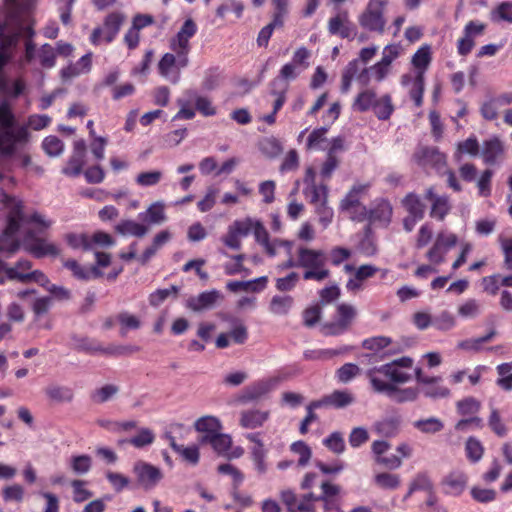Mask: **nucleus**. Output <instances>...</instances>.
<instances>
[{
	"label": "nucleus",
	"mask_w": 512,
	"mask_h": 512,
	"mask_svg": "<svg viewBox=\"0 0 512 512\" xmlns=\"http://www.w3.org/2000/svg\"><path fill=\"white\" fill-rule=\"evenodd\" d=\"M197 31L198 27L194 20L186 19L180 30L169 39L170 52L165 53L158 62L159 74L173 84L179 82L181 70L189 65L190 40Z\"/></svg>",
	"instance_id": "obj_1"
},
{
	"label": "nucleus",
	"mask_w": 512,
	"mask_h": 512,
	"mask_svg": "<svg viewBox=\"0 0 512 512\" xmlns=\"http://www.w3.org/2000/svg\"><path fill=\"white\" fill-rule=\"evenodd\" d=\"M0 203L7 209L5 233L16 235L21 224L32 225L36 228L35 233H42L53 225L51 219L36 210L29 214L24 213V203L20 198L1 192Z\"/></svg>",
	"instance_id": "obj_2"
},
{
	"label": "nucleus",
	"mask_w": 512,
	"mask_h": 512,
	"mask_svg": "<svg viewBox=\"0 0 512 512\" xmlns=\"http://www.w3.org/2000/svg\"><path fill=\"white\" fill-rule=\"evenodd\" d=\"M327 257L326 253L320 249H311L300 246L297 249V256L289 258L279 265L281 269L302 268L303 279L322 282L330 277V270L326 266Z\"/></svg>",
	"instance_id": "obj_3"
},
{
	"label": "nucleus",
	"mask_w": 512,
	"mask_h": 512,
	"mask_svg": "<svg viewBox=\"0 0 512 512\" xmlns=\"http://www.w3.org/2000/svg\"><path fill=\"white\" fill-rule=\"evenodd\" d=\"M16 118L7 101L0 103V160L16 155L17 145L26 144L31 133L25 127L15 126Z\"/></svg>",
	"instance_id": "obj_4"
},
{
	"label": "nucleus",
	"mask_w": 512,
	"mask_h": 512,
	"mask_svg": "<svg viewBox=\"0 0 512 512\" xmlns=\"http://www.w3.org/2000/svg\"><path fill=\"white\" fill-rule=\"evenodd\" d=\"M358 316L357 308L346 302L335 306L333 318L321 324L320 332L323 336H340L348 332Z\"/></svg>",
	"instance_id": "obj_5"
},
{
	"label": "nucleus",
	"mask_w": 512,
	"mask_h": 512,
	"mask_svg": "<svg viewBox=\"0 0 512 512\" xmlns=\"http://www.w3.org/2000/svg\"><path fill=\"white\" fill-rule=\"evenodd\" d=\"M18 33H8L6 24L0 22V90H5L7 83L5 77V66L12 59V49L15 48L20 37H31L35 35L33 27H20Z\"/></svg>",
	"instance_id": "obj_6"
},
{
	"label": "nucleus",
	"mask_w": 512,
	"mask_h": 512,
	"mask_svg": "<svg viewBox=\"0 0 512 512\" xmlns=\"http://www.w3.org/2000/svg\"><path fill=\"white\" fill-rule=\"evenodd\" d=\"M387 4V0H369L358 18L360 26L367 31L383 34L386 25L384 10Z\"/></svg>",
	"instance_id": "obj_7"
},
{
	"label": "nucleus",
	"mask_w": 512,
	"mask_h": 512,
	"mask_svg": "<svg viewBox=\"0 0 512 512\" xmlns=\"http://www.w3.org/2000/svg\"><path fill=\"white\" fill-rule=\"evenodd\" d=\"M125 15L121 12L114 11L106 15L103 21V27H96L90 35V42L94 46H98L102 41L107 44L113 42L123 23Z\"/></svg>",
	"instance_id": "obj_8"
},
{
	"label": "nucleus",
	"mask_w": 512,
	"mask_h": 512,
	"mask_svg": "<svg viewBox=\"0 0 512 512\" xmlns=\"http://www.w3.org/2000/svg\"><path fill=\"white\" fill-rule=\"evenodd\" d=\"M24 249L35 258H43L46 256L56 257L59 255V248L44 238L36 236L33 229H29L24 237Z\"/></svg>",
	"instance_id": "obj_9"
},
{
	"label": "nucleus",
	"mask_w": 512,
	"mask_h": 512,
	"mask_svg": "<svg viewBox=\"0 0 512 512\" xmlns=\"http://www.w3.org/2000/svg\"><path fill=\"white\" fill-rule=\"evenodd\" d=\"M487 25L479 20L467 22L463 28V35L457 40V53L460 56H467L473 50L475 39L485 33Z\"/></svg>",
	"instance_id": "obj_10"
},
{
	"label": "nucleus",
	"mask_w": 512,
	"mask_h": 512,
	"mask_svg": "<svg viewBox=\"0 0 512 512\" xmlns=\"http://www.w3.org/2000/svg\"><path fill=\"white\" fill-rule=\"evenodd\" d=\"M133 473L138 486L146 491L155 488L163 478V473L158 467L141 460L134 464Z\"/></svg>",
	"instance_id": "obj_11"
},
{
	"label": "nucleus",
	"mask_w": 512,
	"mask_h": 512,
	"mask_svg": "<svg viewBox=\"0 0 512 512\" xmlns=\"http://www.w3.org/2000/svg\"><path fill=\"white\" fill-rule=\"evenodd\" d=\"M457 241L458 238L453 233H438L434 244L426 253V258L434 265L442 264L445 260V255L457 244Z\"/></svg>",
	"instance_id": "obj_12"
},
{
	"label": "nucleus",
	"mask_w": 512,
	"mask_h": 512,
	"mask_svg": "<svg viewBox=\"0 0 512 512\" xmlns=\"http://www.w3.org/2000/svg\"><path fill=\"white\" fill-rule=\"evenodd\" d=\"M363 191V186H354L340 204V208L347 211L351 219L358 222H362L367 218V208L360 203V194Z\"/></svg>",
	"instance_id": "obj_13"
},
{
	"label": "nucleus",
	"mask_w": 512,
	"mask_h": 512,
	"mask_svg": "<svg viewBox=\"0 0 512 512\" xmlns=\"http://www.w3.org/2000/svg\"><path fill=\"white\" fill-rule=\"evenodd\" d=\"M86 158V143L84 140H77L73 144V151L62 168V173L68 177H78L83 172Z\"/></svg>",
	"instance_id": "obj_14"
},
{
	"label": "nucleus",
	"mask_w": 512,
	"mask_h": 512,
	"mask_svg": "<svg viewBox=\"0 0 512 512\" xmlns=\"http://www.w3.org/2000/svg\"><path fill=\"white\" fill-rule=\"evenodd\" d=\"M327 29L331 35H337L342 39L352 40L356 36V29L349 20L347 10H342L336 16L331 17L328 21Z\"/></svg>",
	"instance_id": "obj_15"
},
{
	"label": "nucleus",
	"mask_w": 512,
	"mask_h": 512,
	"mask_svg": "<svg viewBox=\"0 0 512 512\" xmlns=\"http://www.w3.org/2000/svg\"><path fill=\"white\" fill-rule=\"evenodd\" d=\"M280 381V377H270L257 380L245 387L241 395V400L243 402L257 400L275 389Z\"/></svg>",
	"instance_id": "obj_16"
},
{
	"label": "nucleus",
	"mask_w": 512,
	"mask_h": 512,
	"mask_svg": "<svg viewBox=\"0 0 512 512\" xmlns=\"http://www.w3.org/2000/svg\"><path fill=\"white\" fill-rule=\"evenodd\" d=\"M505 154L504 143L499 137L493 136L483 141L481 156L486 165L500 164L505 159Z\"/></svg>",
	"instance_id": "obj_17"
},
{
	"label": "nucleus",
	"mask_w": 512,
	"mask_h": 512,
	"mask_svg": "<svg viewBox=\"0 0 512 512\" xmlns=\"http://www.w3.org/2000/svg\"><path fill=\"white\" fill-rule=\"evenodd\" d=\"M424 197L431 202L430 217L438 221H444L451 211V204L447 195H437L434 187L426 189Z\"/></svg>",
	"instance_id": "obj_18"
},
{
	"label": "nucleus",
	"mask_w": 512,
	"mask_h": 512,
	"mask_svg": "<svg viewBox=\"0 0 512 512\" xmlns=\"http://www.w3.org/2000/svg\"><path fill=\"white\" fill-rule=\"evenodd\" d=\"M77 351H82L89 354L104 353V354H123L126 350L138 351V348H126V347H109L104 348L97 340L88 337L75 338V347Z\"/></svg>",
	"instance_id": "obj_19"
},
{
	"label": "nucleus",
	"mask_w": 512,
	"mask_h": 512,
	"mask_svg": "<svg viewBox=\"0 0 512 512\" xmlns=\"http://www.w3.org/2000/svg\"><path fill=\"white\" fill-rule=\"evenodd\" d=\"M468 483V476L462 471H452L446 475L441 485L443 492L447 495L459 496L465 490Z\"/></svg>",
	"instance_id": "obj_20"
},
{
	"label": "nucleus",
	"mask_w": 512,
	"mask_h": 512,
	"mask_svg": "<svg viewBox=\"0 0 512 512\" xmlns=\"http://www.w3.org/2000/svg\"><path fill=\"white\" fill-rule=\"evenodd\" d=\"M393 209L386 199L376 201L370 210H367V218L370 223H379L387 226L392 218Z\"/></svg>",
	"instance_id": "obj_21"
},
{
	"label": "nucleus",
	"mask_w": 512,
	"mask_h": 512,
	"mask_svg": "<svg viewBox=\"0 0 512 512\" xmlns=\"http://www.w3.org/2000/svg\"><path fill=\"white\" fill-rule=\"evenodd\" d=\"M92 52L83 55L76 63H71L60 71V76L63 81L73 79L81 74H86L92 68Z\"/></svg>",
	"instance_id": "obj_22"
},
{
	"label": "nucleus",
	"mask_w": 512,
	"mask_h": 512,
	"mask_svg": "<svg viewBox=\"0 0 512 512\" xmlns=\"http://www.w3.org/2000/svg\"><path fill=\"white\" fill-rule=\"evenodd\" d=\"M415 163L423 168L444 162V156L436 148L420 147L413 155Z\"/></svg>",
	"instance_id": "obj_23"
},
{
	"label": "nucleus",
	"mask_w": 512,
	"mask_h": 512,
	"mask_svg": "<svg viewBox=\"0 0 512 512\" xmlns=\"http://www.w3.org/2000/svg\"><path fill=\"white\" fill-rule=\"evenodd\" d=\"M220 297L221 294L217 290L205 291L197 296L190 297L187 306L191 310L199 312L212 308Z\"/></svg>",
	"instance_id": "obj_24"
},
{
	"label": "nucleus",
	"mask_w": 512,
	"mask_h": 512,
	"mask_svg": "<svg viewBox=\"0 0 512 512\" xmlns=\"http://www.w3.org/2000/svg\"><path fill=\"white\" fill-rule=\"evenodd\" d=\"M6 277L10 280H17L21 283L36 282L45 289L50 284L48 277L40 270H34L30 273L17 272L15 268L6 269Z\"/></svg>",
	"instance_id": "obj_25"
},
{
	"label": "nucleus",
	"mask_w": 512,
	"mask_h": 512,
	"mask_svg": "<svg viewBox=\"0 0 512 512\" xmlns=\"http://www.w3.org/2000/svg\"><path fill=\"white\" fill-rule=\"evenodd\" d=\"M381 366L373 367L366 372L371 387L374 392L388 395L389 391H393V384L390 383L388 378L383 377V372L380 371Z\"/></svg>",
	"instance_id": "obj_26"
},
{
	"label": "nucleus",
	"mask_w": 512,
	"mask_h": 512,
	"mask_svg": "<svg viewBox=\"0 0 512 512\" xmlns=\"http://www.w3.org/2000/svg\"><path fill=\"white\" fill-rule=\"evenodd\" d=\"M432 62L431 47L428 44L422 45L412 56L411 64L415 68V75L425 77V73Z\"/></svg>",
	"instance_id": "obj_27"
},
{
	"label": "nucleus",
	"mask_w": 512,
	"mask_h": 512,
	"mask_svg": "<svg viewBox=\"0 0 512 512\" xmlns=\"http://www.w3.org/2000/svg\"><path fill=\"white\" fill-rule=\"evenodd\" d=\"M202 443H208L213 450L220 456L226 457L232 446V438L228 434L217 433L214 435H203Z\"/></svg>",
	"instance_id": "obj_28"
},
{
	"label": "nucleus",
	"mask_w": 512,
	"mask_h": 512,
	"mask_svg": "<svg viewBox=\"0 0 512 512\" xmlns=\"http://www.w3.org/2000/svg\"><path fill=\"white\" fill-rule=\"evenodd\" d=\"M281 501L289 512H315L314 505L305 501H299L292 490H284L280 495Z\"/></svg>",
	"instance_id": "obj_29"
},
{
	"label": "nucleus",
	"mask_w": 512,
	"mask_h": 512,
	"mask_svg": "<svg viewBox=\"0 0 512 512\" xmlns=\"http://www.w3.org/2000/svg\"><path fill=\"white\" fill-rule=\"evenodd\" d=\"M401 203L408 215L415 216L418 219L424 218L426 206L418 194L414 192L406 194Z\"/></svg>",
	"instance_id": "obj_30"
},
{
	"label": "nucleus",
	"mask_w": 512,
	"mask_h": 512,
	"mask_svg": "<svg viewBox=\"0 0 512 512\" xmlns=\"http://www.w3.org/2000/svg\"><path fill=\"white\" fill-rule=\"evenodd\" d=\"M269 418L268 411L248 410L243 411L240 417V425L247 429L261 427Z\"/></svg>",
	"instance_id": "obj_31"
},
{
	"label": "nucleus",
	"mask_w": 512,
	"mask_h": 512,
	"mask_svg": "<svg viewBox=\"0 0 512 512\" xmlns=\"http://www.w3.org/2000/svg\"><path fill=\"white\" fill-rule=\"evenodd\" d=\"M170 447L178 453L185 461L192 465H196L199 462L200 453L199 448L196 445L184 447L183 445L177 444L175 437L168 435Z\"/></svg>",
	"instance_id": "obj_32"
},
{
	"label": "nucleus",
	"mask_w": 512,
	"mask_h": 512,
	"mask_svg": "<svg viewBox=\"0 0 512 512\" xmlns=\"http://www.w3.org/2000/svg\"><path fill=\"white\" fill-rule=\"evenodd\" d=\"M115 230L121 235L141 238L148 233L149 227L144 223H138L134 220H122L116 225Z\"/></svg>",
	"instance_id": "obj_33"
},
{
	"label": "nucleus",
	"mask_w": 512,
	"mask_h": 512,
	"mask_svg": "<svg viewBox=\"0 0 512 512\" xmlns=\"http://www.w3.org/2000/svg\"><path fill=\"white\" fill-rule=\"evenodd\" d=\"M3 22L6 24L8 33H18L20 32V27H32L31 25L23 24L20 6L6 7Z\"/></svg>",
	"instance_id": "obj_34"
},
{
	"label": "nucleus",
	"mask_w": 512,
	"mask_h": 512,
	"mask_svg": "<svg viewBox=\"0 0 512 512\" xmlns=\"http://www.w3.org/2000/svg\"><path fill=\"white\" fill-rule=\"evenodd\" d=\"M257 146L259 151L270 159L278 157L283 151L281 142L274 136L261 138Z\"/></svg>",
	"instance_id": "obj_35"
},
{
	"label": "nucleus",
	"mask_w": 512,
	"mask_h": 512,
	"mask_svg": "<svg viewBox=\"0 0 512 512\" xmlns=\"http://www.w3.org/2000/svg\"><path fill=\"white\" fill-rule=\"evenodd\" d=\"M372 110L379 120H389L395 110L391 95L384 94L377 98Z\"/></svg>",
	"instance_id": "obj_36"
},
{
	"label": "nucleus",
	"mask_w": 512,
	"mask_h": 512,
	"mask_svg": "<svg viewBox=\"0 0 512 512\" xmlns=\"http://www.w3.org/2000/svg\"><path fill=\"white\" fill-rule=\"evenodd\" d=\"M138 218L148 224H160L166 220L164 205L159 202L153 203L145 212L139 213Z\"/></svg>",
	"instance_id": "obj_37"
},
{
	"label": "nucleus",
	"mask_w": 512,
	"mask_h": 512,
	"mask_svg": "<svg viewBox=\"0 0 512 512\" xmlns=\"http://www.w3.org/2000/svg\"><path fill=\"white\" fill-rule=\"evenodd\" d=\"M64 267L69 269L73 276L80 280H88L91 276L97 278L101 275V272L97 267H93L91 269H87L81 266L76 260L68 259L63 263Z\"/></svg>",
	"instance_id": "obj_38"
},
{
	"label": "nucleus",
	"mask_w": 512,
	"mask_h": 512,
	"mask_svg": "<svg viewBox=\"0 0 512 512\" xmlns=\"http://www.w3.org/2000/svg\"><path fill=\"white\" fill-rule=\"evenodd\" d=\"M352 350L349 346H342L338 349H315L307 350L304 352V358L306 360H328L335 356L348 353Z\"/></svg>",
	"instance_id": "obj_39"
},
{
	"label": "nucleus",
	"mask_w": 512,
	"mask_h": 512,
	"mask_svg": "<svg viewBox=\"0 0 512 512\" xmlns=\"http://www.w3.org/2000/svg\"><path fill=\"white\" fill-rule=\"evenodd\" d=\"M376 99L377 95L374 90L365 89L356 96L353 102V109L360 113L367 112L373 109Z\"/></svg>",
	"instance_id": "obj_40"
},
{
	"label": "nucleus",
	"mask_w": 512,
	"mask_h": 512,
	"mask_svg": "<svg viewBox=\"0 0 512 512\" xmlns=\"http://www.w3.org/2000/svg\"><path fill=\"white\" fill-rule=\"evenodd\" d=\"M294 298L290 295H275L272 297L269 310L275 315H286L293 307Z\"/></svg>",
	"instance_id": "obj_41"
},
{
	"label": "nucleus",
	"mask_w": 512,
	"mask_h": 512,
	"mask_svg": "<svg viewBox=\"0 0 512 512\" xmlns=\"http://www.w3.org/2000/svg\"><path fill=\"white\" fill-rule=\"evenodd\" d=\"M484 446L479 439L470 436L465 442V455L470 463H478L484 455Z\"/></svg>",
	"instance_id": "obj_42"
},
{
	"label": "nucleus",
	"mask_w": 512,
	"mask_h": 512,
	"mask_svg": "<svg viewBox=\"0 0 512 512\" xmlns=\"http://www.w3.org/2000/svg\"><path fill=\"white\" fill-rule=\"evenodd\" d=\"M419 391L417 388H400L393 384V391H389L387 397L396 403L412 402L417 399Z\"/></svg>",
	"instance_id": "obj_43"
},
{
	"label": "nucleus",
	"mask_w": 512,
	"mask_h": 512,
	"mask_svg": "<svg viewBox=\"0 0 512 512\" xmlns=\"http://www.w3.org/2000/svg\"><path fill=\"white\" fill-rule=\"evenodd\" d=\"M303 193L314 207L322 202H328V187L326 184L305 187Z\"/></svg>",
	"instance_id": "obj_44"
},
{
	"label": "nucleus",
	"mask_w": 512,
	"mask_h": 512,
	"mask_svg": "<svg viewBox=\"0 0 512 512\" xmlns=\"http://www.w3.org/2000/svg\"><path fill=\"white\" fill-rule=\"evenodd\" d=\"M194 427L198 432H203L205 435L217 434L222 428L219 419L214 416H203L199 418L195 422Z\"/></svg>",
	"instance_id": "obj_45"
},
{
	"label": "nucleus",
	"mask_w": 512,
	"mask_h": 512,
	"mask_svg": "<svg viewBox=\"0 0 512 512\" xmlns=\"http://www.w3.org/2000/svg\"><path fill=\"white\" fill-rule=\"evenodd\" d=\"M380 371L383 372L384 378H388L390 383H394L395 385L406 383L411 379L410 374L399 370V368L390 363L381 365Z\"/></svg>",
	"instance_id": "obj_46"
},
{
	"label": "nucleus",
	"mask_w": 512,
	"mask_h": 512,
	"mask_svg": "<svg viewBox=\"0 0 512 512\" xmlns=\"http://www.w3.org/2000/svg\"><path fill=\"white\" fill-rule=\"evenodd\" d=\"M413 426L424 434H435L443 430V422L436 417L419 419L413 423Z\"/></svg>",
	"instance_id": "obj_47"
},
{
	"label": "nucleus",
	"mask_w": 512,
	"mask_h": 512,
	"mask_svg": "<svg viewBox=\"0 0 512 512\" xmlns=\"http://www.w3.org/2000/svg\"><path fill=\"white\" fill-rule=\"evenodd\" d=\"M155 440V435L152 430L148 428H141L137 435L131 437L130 439L121 440L119 444L129 443L135 448H143L148 445H151Z\"/></svg>",
	"instance_id": "obj_48"
},
{
	"label": "nucleus",
	"mask_w": 512,
	"mask_h": 512,
	"mask_svg": "<svg viewBox=\"0 0 512 512\" xmlns=\"http://www.w3.org/2000/svg\"><path fill=\"white\" fill-rule=\"evenodd\" d=\"M274 12L272 20L269 25L274 29L282 28L284 26V19L288 14V1L287 0H272Z\"/></svg>",
	"instance_id": "obj_49"
},
{
	"label": "nucleus",
	"mask_w": 512,
	"mask_h": 512,
	"mask_svg": "<svg viewBox=\"0 0 512 512\" xmlns=\"http://www.w3.org/2000/svg\"><path fill=\"white\" fill-rule=\"evenodd\" d=\"M374 483L381 489L395 490L400 486L401 479L398 474L382 472L374 476Z\"/></svg>",
	"instance_id": "obj_50"
},
{
	"label": "nucleus",
	"mask_w": 512,
	"mask_h": 512,
	"mask_svg": "<svg viewBox=\"0 0 512 512\" xmlns=\"http://www.w3.org/2000/svg\"><path fill=\"white\" fill-rule=\"evenodd\" d=\"M43 151L50 157H58L64 151L63 141L54 135L45 137L41 143Z\"/></svg>",
	"instance_id": "obj_51"
},
{
	"label": "nucleus",
	"mask_w": 512,
	"mask_h": 512,
	"mask_svg": "<svg viewBox=\"0 0 512 512\" xmlns=\"http://www.w3.org/2000/svg\"><path fill=\"white\" fill-rule=\"evenodd\" d=\"M46 395L57 402H71L74 394L71 388L65 386L51 385L45 389Z\"/></svg>",
	"instance_id": "obj_52"
},
{
	"label": "nucleus",
	"mask_w": 512,
	"mask_h": 512,
	"mask_svg": "<svg viewBox=\"0 0 512 512\" xmlns=\"http://www.w3.org/2000/svg\"><path fill=\"white\" fill-rule=\"evenodd\" d=\"M328 396L330 399V407L335 409L345 408L351 405L355 400L353 394L347 390H335Z\"/></svg>",
	"instance_id": "obj_53"
},
{
	"label": "nucleus",
	"mask_w": 512,
	"mask_h": 512,
	"mask_svg": "<svg viewBox=\"0 0 512 512\" xmlns=\"http://www.w3.org/2000/svg\"><path fill=\"white\" fill-rule=\"evenodd\" d=\"M463 154H469L471 156L479 154V143L474 135L457 144V151L454 155L455 159L459 161Z\"/></svg>",
	"instance_id": "obj_54"
},
{
	"label": "nucleus",
	"mask_w": 512,
	"mask_h": 512,
	"mask_svg": "<svg viewBox=\"0 0 512 512\" xmlns=\"http://www.w3.org/2000/svg\"><path fill=\"white\" fill-rule=\"evenodd\" d=\"M51 122L52 118L46 114H31L27 117L26 123L20 127H25L27 132H30V129L40 131L47 128Z\"/></svg>",
	"instance_id": "obj_55"
},
{
	"label": "nucleus",
	"mask_w": 512,
	"mask_h": 512,
	"mask_svg": "<svg viewBox=\"0 0 512 512\" xmlns=\"http://www.w3.org/2000/svg\"><path fill=\"white\" fill-rule=\"evenodd\" d=\"M488 426L493 431V433L500 438H503L508 434V427L496 408H492L491 410V413L488 417Z\"/></svg>",
	"instance_id": "obj_56"
},
{
	"label": "nucleus",
	"mask_w": 512,
	"mask_h": 512,
	"mask_svg": "<svg viewBox=\"0 0 512 512\" xmlns=\"http://www.w3.org/2000/svg\"><path fill=\"white\" fill-rule=\"evenodd\" d=\"M457 412L462 416H473L480 411L481 403L474 397H466L456 404Z\"/></svg>",
	"instance_id": "obj_57"
},
{
	"label": "nucleus",
	"mask_w": 512,
	"mask_h": 512,
	"mask_svg": "<svg viewBox=\"0 0 512 512\" xmlns=\"http://www.w3.org/2000/svg\"><path fill=\"white\" fill-rule=\"evenodd\" d=\"M399 422L396 419H384L374 424L375 431L384 437H394L398 433Z\"/></svg>",
	"instance_id": "obj_58"
},
{
	"label": "nucleus",
	"mask_w": 512,
	"mask_h": 512,
	"mask_svg": "<svg viewBox=\"0 0 512 512\" xmlns=\"http://www.w3.org/2000/svg\"><path fill=\"white\" fill-rule=\"evenodd\" d=\"M323 445L334 454H342L345 451V441L341 432H332L323 440Z\"/></svg>",
	"instance_id": "obj_59"
},
{
	"label": "nucleus",
	"mask_w": 512,
	"mask_h": 512,
	"mask_svg": "<svg viewBox=\"0 0 512 512\" xmlns=\"http://www.w3.org/2000/svg\"><path fill=\"white\" fill-rule=\"evenodd\" d=\"M163 177V173L159 170L144 171L139 173L135 182L140 187H151L157 185Z\"/></svg>",
	"instance_id": "obj_60"
},
{
	"label": "nucleus",
	"mask_w": 512,
	"mask_h": 512,
	"mask_svg": "<svg viewBox=\"0 0 512 512\" xmlns=\"http://www.w3.org/2000/svg\"><path fill=\"white\" fill-rule=\"evenodd\" d=\"M483 291L491 296H495L499 293L502 284V275L499 273L485 276L481 280Z\"/></svg>",
	"instance_id": "obj_61"
},
{
	"label": "nucleus",
	"mask_w": 512,
	"mask_h": 512,
	"mask_svg": "<svg viewBox=\"0 0 512 512\" xmlns=\"http://www.w3.org/2000/svg\"><path fill=\"white\" fill-rule=\"evenodd\" d=\"M118 391V386L114 384H107L99 389H96L91 394V400L97 404H101L110 400L113 396H115L118 393Z\"/></svg>",
	"instance_id": "obj_62"
},
{
	"label": "nucleus",
	"mask_w": 512,
	"mask_h": 512,
	"mask_svg": "<svg viewBox=\"0 0 512 512\" xmlns=\"http://www.w3.org/2000/svg\"><path fill=\"white\" fill-rule=\"evenodd\" d=\"M501 252L503 254V268L512 271V236L498 238Z\"/></svg>",
	"instance_id": "obj_63"
},
{
	"label": "nucleus",
	"mask_w": 512,
	"mask_h": 512,
	"mask_svg": "<svg viewBox=\"0 0 512 512\" xmlns=\"http://www.w3.org/2000/svg\"><path fill=\"white\" fill-rule=\"evenodd\" d=\"M493 21H505L512 23V2H503L499 4L491 13Z\"/></svg>",
	"instance_id": "obj_64"
}]
</instances>
